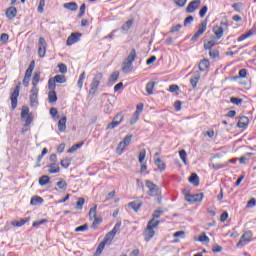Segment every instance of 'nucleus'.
<instances>
[{
    "instance_id": "64",
    "label": "nucleus",
    "mask_w": 256,
    "mask_h": 256,
    "mask_svg": "<svg viewBox=\"0 0 256 256\" xmlns=\"http://www.w3.org/2000/svg\"><path fill=\"white\" fill-rule=\"evenodd\" d=\"M173 237H180V239L185 238V231H178L173 234Z\"/></svg>"
},
{
    "instance_id": "5",
    "label": "nucleus",
    "mask_w": 256,
    "mask_h": 256,
    "mask_svg": "<svg viewBox=\"0 0 256 256\" xmlns=\"http://www.w3.org/2000/svg\"><path fill=\"white\" fill-rule=\"evenodd\" d=\"M145 185L148 189L147 193L150 197H157V195H159V186H157L155 183H153L150 180H147Z\"/></svg>"
},
{
    "instance_id": "4",
    "label": "nucleus",
    "mask_w": 256,
    "mask_h": 256,
    "mask_svg": "<svg viewBox=\"0 0 256 256\" xmlns=\"http://www.w3.org/2000/svg\"><path fill=\"white\" fill-rule=\"evenodd\" d=\"M19 91H21V83H18L13 92L11 93L10 101L12 110L17 109V99L19 97Z\"/></svg>"
},
{
    "instance_id": "39",
    "label": "nucleus",
    "mask_w": 256,
    "mask_h": 256,
    "mask_svg": "<svg viewBox=\"0 0 256 256\" xmlns=\"http://www.w3.org/2000/svg\"><path fill=\"white\" fill-rule=\"evenodd\" d=\"M119 125H121V121L113 120L107 125V129H115V127H119Z\"/></svg>"
},
{
    "instance_id": "27",
    "label": "nucleus",
    "mask_w": 256,
    "mask_h": 256,
    "mask_svg": "<svg viewBox=\"0 0 256 256\" xmlns=\"http://www.w3.org/2000/svg\"><path fill=\"white\" fill-rule=\"evenodd\" d=\"M77 4L75 2H68L64 4V9H69V11H77Z\"/></svg>"
},
{
    "instance_id": "8",
    "label": "nucleus",
    "mask_w": 256,
    "mask_h": 256,
    "mask_svg": "<svg viewBox=\"0 0 256 256\" xmlns=\"http://www.w3.org/2000/svg\"><path fill=\"white\" fill-rule=\"evenodd\" d=\"M38 95H39V88L32 87L30 91V103L32 106H35L37 105V103H39Z\"/></svg>"
},
{
    "instance_id": "46",
    "label": "nucleus",
    "mask_w": 256,
    "mask_h": 256,
    "mask_svg": "<svg viewBox=\"0 0 256 256\" xmlns=\"http://www.w3.org/2000/svg\"><path fill=\"white\" fill-rule=\"evenodd\" d=\"M56 185L59 189H67V181L65 180H60Z\"/></svg>"
},
{
    "instance_id": "62",
    "label": "nucleus",
    "mask_w": 256,
    "mask_h": 256,
    "mask_svg": "<svg viewBox=\"0 0 256 256\" xmlns=\"http://www.w3.org/2000/svg\"><path fill=\"white\" fill-rule=\"evenodd\" d=\"M58 68H59V71L64 74V73H67V65L61 63L58 65Z\"/></svg>"
},
{
    "instance_id": "22",
    "label": "nucleus",
    "mask_w": 256,
    "mask_h": 256,
    "mask_svg": "<svg viewBox=\"0 0 256 256\" xmlns=\"http://www.w3.org/2000/svg\"><path fill=\"white\" fill-rule=\"evenodd\" d=\"M48 101L49 103H57V92L55 90L48 93Z\"/></svg>"
},
{
    "instance_id": "38",
    "label": "nucleus",
    "mask_w": 256,
    "mask_h": 256,
    "mask_svg": "<svg viewBox=\"0 0 256 256\" xmlns=\"http://www.w3.org/2000/svg\"><path fill=\"white\" fill-rule=\"evenodd\" d=\"M128 205L136 212L139 211V209H141V203L130 202Z\"/></svg>"
},
{
    "instance_id": "10",
    "label": "nucleus",
    "mask_w": 256,
    "mask_h": 256,
    "mask_svg": "<svg viewBox=\"0 0 256 256\" xmlns=\"http://www.w3.org/2000/svg\"><path fill=\"white\" fill-rule=\"evenodd\" d=\"M207 31V21H203L200 24V28L197 30V32L192 36V41H197L198 37H201L203 33Z\"/></svg>"
},
{
    "instance_id": "20",
    "label": "nucleus",
    "mask_w": 256,
    "mask_h": 256,
    "mask_svg": "<svg viewBox=\"0 0 256 256\" xmlns=\"http://www.w3.org/2000/svg\"><path fill=\"white\" fill-rule=\"evenodd\" d=\"M33 69H35V61H32L29 65V67L27 68L26 72H25V76L29 79H31V75H33Z\"/></svg>"
},
{
    "instance_id": "1",
    "label": "nucleus",
    "mask_w": 256,
    "mask_h": 256,
    "mask_svg": "<svg viewBox=\"0 0 256 256\" xmlns=\"http://www.w3.org/2000/svg\"><path fill=\"white\" fill-rule=\"evenodd\" d=\"M161 210H156L152 215V219L148 222L147 227L144 229V239L145 241H151L155 237V229H158L161 221Z\"/></svg>"
},
{
    "instance_id": "54",
    "label": "nucleus",
    "mask_w": 256,
    "mask_h": 256,
    "mask_svg": "<svg viewBox=\"0 0 256 256\" xmlns=\"http://www.w3.org/2000/svg\"><path fill=\"white\" fill-rule=\"evenodd\" d=\"M47 221H48L47 219H42V220L34 221L32 226L33 227H39V226L47 223Z\"/></svg>"
},
{
    "instance_id": "3",
    "label": "nucleus",
    "mask_w": 256,
    "mask_h": 256,
    "mask_svg": "<svg viewBox=\"0 0 256 256\" xmlns=\"http://www.w3.org/2000/svg\"><path fill=\"white\" fill-rule=\"evenodd\" d=\"M102 79H103V73H101V72H98L94 76V78L90 84V90H89L90 95H95V93H97V89H99V85H101Z\"/></svg>"
},
{
    "instance_id": "60",
    "label": "nucleus",
    "mask_w": 256,
    "mask_h": 256,
    "mask_svg": "<svg viewBox=\"0 0 256 256\" xmlns=\"http://www.w3.org/2000/svg\"><path fill=\"white\" fill-rule=\"evenodd\" d=\"M174 3L178 7H185V5L187 4V0H174Z\"/></svg>"
},
{
    "instance_id": "12",
    "label": "nucleus",
    "mask_w": 256,
    "mask_h": 256,
    "mask_svg": "<svg viewBox=\"0 0 256 256\" xmlns=\"http://www.w3.org/2000/svg\"><path fill=\"white\" fill-rule=\"evenodd\" d=\"M186 201H188V203H197L199 201H203V193H198L195 195L187 194Z\"/></svg>"
},
{
    "instance_id": "33",
    "label": "nucleus",
    "mask_w": 256,
    "mask_h": 256,
    "mask_svg": "<svg viewBox=\"0 0 256 256\" xmlns=\"http://www.w3.org/2000/svg\"><path fill=\"white\" fill-rule=\"evenodd\" d=\"M96 217H97V205H95L94 207L90 208V210H89V218L91 220H93Z\"/></svg>"
},
{
    "instance_id": "56",
    "label": "nucleus",
    "mask_w": 256,
    "mask_h": 256,
    "mask_svg": "<svg viewBox=\"0 0 256 256\" xmlns=\"http://www.w3.org/2000/svg\"><path fill=\"white\" fill-rule=\"evenodd\" d=\"M121 229V222L115 224L114 228L110 231L112 234L117 235V232Z\"/></svg>"
},
{
    "instance_id": "57",
    "label": "nucleus",
    "mask_w": 256,
    "mask_h": 256,
    "mask_svg": "<svg viewBox=\"0 0 256 256\" xmlns=\"http://www.w3.org/2000/svg\"><path fill=\"white\" fill-rule=\"evenodd\" d=\"M85 9H87V6L85 4H82L80 6V12L78 14L79 19H81V17H83V15H85Z\"/></svg>"
},
{
    "instance_id": "25",
    "label": "nucleus",
    "mask_w": 256,
    "mask_h": 256,
    "mask_svg": "<svg viewBox=\"0 0 256 256\" xmlns=\"http://www.w3.org/2000/svg\"><path fill=\"white\" fill-rule=\"evenodd\" d=\"M27 222H29V218L21 219L20 221H12L11 225H13V227H23Z\"/></svg>"
},
{
    "instance_id": "51",
    "label": "nucleus",
    "mask_w": 256,
    "mask_h": 256,
    "mask_svg": "<svg viewBox=\"0 0 256 256\" xmlns=\"http://www.w3.org/2000/svg\"><path fill=\"white\" fill-rule=\"evenodd\" d=\"M207 11H209V8L207 6H203L200 11H199V15L200 17L203 19V17H205V15H207Z\"/></svg>"
},
{
    "instance_id": "36",
    "label": "nucleus",
    "mask_w": 256,
    "mask_h": 256,
    "mask_svg": "<svg viewBox=\"0 0 256 256\" xmlns=\"http://www.w3.org/2000/svg\"><path fill=\"white\" fill-rule=\"evenodd\" d=\"M50 178L47 175H43L42 177L39 178V185H47L49 183Z\"/></svg>"
},
{
    "instance_id": "9",
    "label": "nucleus",
    "mask_w": 256,
    "mask_h": 256,
    "mask_svg": "<svg viewBox=\"0 0 256 256\" xmlns=\"http://www.w3.org/2000/svg\"><path fill=\"white\" fill-rule=\"evenodd\" d=\"M201 5V0H193L186 7V13H195L199 6Z\"/></svg>"
},
{
    "instance_id": "37",
    "label": "nucleus",
    "mask_w": 256,
    "mask_h": 256,
    "mask_svg": "<svg viewBox=\"0 0 256 256\" xmlns=\"http://www.w3.org/2000/svg\"><path fill=\"white\" fill-rule=\"evenodd\" d=\"M137 121H139V112L135 111L130 120V125H135V123H137Z\"/></svg>"
},
{
    "instance_id": "61",
    "label": "nucleus",
    "mask_w": 256,
    "mask_h": 256,
    "mask_svg": "<svg viewBox=\"0 0 256 256\" xmlns=\"http://www.w3.org/2000/svg\"><path fill=\"white\" fill-rule=\"evenodd\" d=\"M29 114V108H23L21 112V119H25Z\"/></svg>"
},
{
    "instance_id": "32",
    "label": "nucleus",
    "mask_w": 256,
    "mask_h": 256,
    "mask_svg": "<svg viewBox=\"0 0 256 256\" xmlns=\"http://www.w3.org/2000/svg\"><path fill=\"white\" fill-rule=\"evenodd\" d=\"M85 77H86L85 72H82L80 74L78 82H77V85H78L79 89H83V82L85 81Z\"/></svg>"
},
{
    "instance_id": "42",
    "label": "nucleus",
    "mask_w": 256,
    "mask_h": 256,
    "mask_svg": "<svg viewBox=\"0 0 256 256\" xmlns=\"http://www.w3.org/2000/svg\"><path fill=\"white\" fill-rule=\"evenodd\" d=\"M180 159H182L184 165H187V152L185 150H181L179 152Z\"/></svg>"
},
{
    "instance_id": "44",
    "label": "nucleus",
    "mask_w": 256,
    "mask_h": 256,
    "mask_svg": "<svg viewBox=\"0 0 256 256\" xmlns=\"http://www.w3.org/2000/svg\"><path fill=\"white\" fill-rule=\"evenodd\" d=\"M83 205H85V198H79L76 202V209H83Z\"/></svg>"
},
{
    "instance_id": "18",
    "label": "nucleus",
    "mask_w": 256,
    "mask_h": 256,
    "mask_svg": "<svg viewBox=\"0 0 256 256\" xmlns=\"http://www.w3.org/2000/svg\"><path fill=\"white\" fill-rule=\"evenodd\" d=\"M49 169H48V173H59V171H61V168L59 167V164L58 163H51L49 166Z\"/></svg>"
},
{
    "instance_id": "2",
    "label": "nucleus",
    "mask_w": 256,
    "mask_h": 256,
    "mask_svg": "<svg viewBox=\"0 0 256 256\" xmlns=\"http://www.w3.org/2000/svg\"><path fill=\"white\" fill-rule=\"evenodd\" d=\"M137 59V50L133 48L127 58L122 63L123 73H131L133 71V62Z\"/></svg>"
},
{
    "instance_id": "50",
    "label": "nucleus",
    "mask_w": 256,
    "mask_h": 256,
    "mask_svg": "<svg viewBox=\"0 0 256 256\" xmlns=\"http://www.w3.org/2000/svg\"><path fill=\"white\" fill-rule=\"evenodd\" d=\"M198 241H200V243H209V237L203 233L199 236Z\"/></svg>"
},
{
    "instance_id": "41",
    "label": "nucleus",
    "mask_w": 256,
    "mask_h": 256,
    "mask_svg": "<svg viewBox=\"0 0 256 256\" xmlns=\"http://www.w3.org/2000/svg\"><path fill=\"white\" fill-rule=\"evenodd\" d=\"M119 79V72H113L109 77V83H115Z\"/></svg>"
},
{
    "instance_id": "11",
    "label": "nucleus",
    "mask_w": 256,
    "mask_h": 256,
    "mask_svg": "<svg viewBox=\"0 0 256 256\" xmlns=\"http://www.w3.org/2000/svg\"><path fill=\"white\" fill-rule=\"evenodd\" d=\"M79 37H81V33H79V32L72 33V34L68 37V39H67V41H66V45H67L68 47H71V45H75V43H78Z\"/></svg>"
},
{
    "instance_id": "16",
    "label": "nucleus",
    "mask_w": 256,
    "mask_h": 256,
    "mask_svg": "<svg viewBox=\"0 0 256 256\" xmlns=\"http://www.w3.org/2000/svg\"><path fill=\"white\" fill-rule=\"evenodd\" d=\"M6 17L8 19H15L17 17V8L11 6L6 10Z\"/></svg>"
},
{
    "instance_id": "49",
    "label": "nucleus",
    "mask_w": 256,
    "mask_h": 256,
    "mask_svg": "<svg viewBox=\"0 0 256 256\" xmlns=\"http://www.w3.org/2000/svg\"><path fill=\"white\" fill-rule=\"evenodd\" d=\"M87 229H89V225L87 224H84V225H81V226H78L75 228V232L76 233H79L81 231H87Z\"/></svg>"
},
{
    "instance_id": "47",
    "label": "nucleus",
    "mask_w": 256,
    "mask_h": 256,
    "mask_svg": "<svg viewBox=\"0 0 256 256\" xmlns=\"http://www.w3.org/2000/svg\"><path fill=\"white\" fill-rule=\"evenodd\" d=\"M146 155H147V151H145V149L140 151V153H139V163H143V161H145Z\"/></svg>"
},
{
    "instance_id": "30",
    "label": "nucleus",
    "mask_w": 256,
    "mask_h": 256,
    "mask_svg": "<svg viewBox=\"0 0 256 256\" xmlns=\"http://www.w3.org/2000/svg\"><path fill=\"white\" fill-rule=\"evenodd\" d=\"M114 238H115V235L113 234L112 231H110L106 234L102 242H104L107 245L108 243H111V241H113Z\"/></svg>"
},
{
    "instance_id": "63",
    "label": "nucleus",
    "mask_w": 256,
    "mask_h": 256,
    "mask_svg": "<svg viewBox=\"0 0 256 256\" xmlns=\"http://www.w3.org/2000/svg\"><path fill=\"white\" fill-rule=\"evenodd\" d=\"M44 7H45V0H40L39 5H38V12L43 13Z\"/></svg>"
},
{
    "instance_id": "14",
    "label": "nucleus",
    "mask_w": 256,
    "mask_h": 256,
    "mask_svg": "<svg viewBox=\"0 0 256 256\" xmlns=\"http://www.w3.org/2000/svg\"><path fill=\"white\" fill-rule=\"evenodd\" d=\"M248 126H249V118L246 116L240 117L237 123V127H239V129H247Z\"/></svg>"
},
{
    "instance_id": "23",
    "label": "nucleus",
    "mask_w": 256,
    "mask_h": 256,
    "mask_svg": "<svg viewBox=\"0 0 256 256\" xmlns=\"http://www.w3.org/2000/svg\"><path fill=\"white\" fill-rule=\"evenodd\" d=\"M54 80L55 83H67V77H65V75H56L54 76V78H52Z\"/></svg>"
},
{
    "instance_id": "53",
    "label": "nucleus",
    "mask_w": 256,
    "mask_h": 256,
    "mask_svg": "<svg viewBox=\"0 0 256 256\" xmlns=\"http://www.w3.org/2000/svg\"><path fill=\"white\" fill-rule=\"evenodd\" d=\"M101 223H103V218L96 217V218H94V221L92 223V227H97V225H101Z\"/></svg>"
},
{
    "instance_id": "19",
    "label": "nucleus",
    "mask_w": 256,
    "mask_h": 256,
    "mask_svg": "<svg viewBox=\"0 0 256 256\" xmlns=\"http://www.w3.org/2000/svg\"><path fill=\"white\" fill-rule=\"evenodd\" d=\"M133 23H134V20H133V19H130V20L126 21V22L122 25L121 31H122L123 33H127V31H129V29H130L131 27H133Z\"/></svg>"
},
{
    "instance_id": "55",
    "label": "nucleus",
    "mask_w": 256,
    "mask_h": 256,
    "mask_svg": "<svg viewBox=\"0 0 256 256\" xmlns=\"http://www.w3.org/2000/svg\"><path fill=\"white\" fill-rule=\"evenodd\" d=\"M31 123H33V116L30 114L25 117V127H29Z\"/></svg>"
},
{
    "instance_id": "29",
    "label": "nucleus",
    "mask_w": 256,
    "mask_h": 256,
    "mask_svg": "<svg viewBox=\"0 0 256 256\" xmlns=\"http://www.w3.org/2000/svg\"><path fill=\"white\" fill-rule=\"evenodd\" d=\"M40 79H41V73L35 72V74L33 76V79H32L33 87H37V85L39 84Z\"/></svg>"
},
{
    "instance_id": "48",
    "label": "nucleus",
    "mask_w": 256,
    "mask_h": 256,
    "mask_svg": "<svg viewBox=\"0 0 256 256\" xmlns=\"http://www.w3.org/2000/svg\"><path fill=\"white\" fill-rule=\"evenodd\" d=\"M230 101L233 103V105H241V103H243V99L237 97H231Z\"/></svg>"
},
{
    "instance_id": "17",
    "label": "nucleus",
    "mask_w": 256,
    "mask_h": 256,
    "mask_svg": "<svg viewBox=\"0 0 256 256\" xmlns=\"http://www.w3.org/2000/svg\"><path fill=\"white\" fill-rule=\"evenodd\" d=\"M199 79H201V74L199 72H196L190 79V84L195 89L197 87V83H199Z\"/></svg>"
},
{
    "instance_id": "26",
    "label": "nucleus",
    "mask_w": 256,
    "mask_h": 256,
    "mask_svg": "<svg viewBox=\"0 0 256 256\" xmlns=\"http://www.w3.org/2000/svg\"><path fill=\"white\" fill-rule=\"evenodd\" d=\"M189 182L192 183V185H194L195 187L199 186V176L193 173L189 178Z\"/></svg>"
},
{
    "instance_id": "7",
    "label": "nucleus",
    "mask_w": 256,
    "mask_h": 256,
    "mask_svg": "<svg viewBox=\"0 0 256 256\" xmlns=\"http://www.w3.org/2000/svg\"><path fill=\"white\" fill-rule=\"evenodd\" d=\"M38 56L43 58L45 57V53H47V41H45V38L40 37L38 41Z\"/></svg>"
},
{
    "instance_id": "28",
    "label": "nucleus",
    "mask_w": 256,
    "mask_h": 256,
    "mask_svg": "<svg viewBox=\"0 0 256 256\" xmlns=\"http://www.w3.org/2000/svg\"><path fill=\"white\" fill-rule=\"evenodd\" d=\"M43 203V198L40 196H33L30 201V205H39Z\"/></svg>"
},
{
    "instance_id": "21",
    "label": "nucleus",
    "mask_w": 256,
    "mask_h": 256,
    "mask_svg": "<svg viewBox=\"0 0 256 256\" xmlns=\"http://www.w3.org/2000/svg\"><path fill=\"white\" fill-rule=\"evenodd\" d=\"M209 65H210V63H209V60H202V61H200V63H199V71H207L208 69H209Z\"/></svg>"
},
{
    "instance_id": "59",
    "label": "nucleus",
    "mask_w": 256,
    "mask_h": 256,
    "mask_svg": "<svg viewBox=\"0 0 256 256\" xmlns=\"http://www.w3.org/2000/svg\"><path fill=\"white\" fill-rule=\"evenodd\" d=\"M209 55L211 59H217V57H219V52L218 50H210Z\"/></svg>"
},
{
    "instance_id": "43",
    "label": "nucleus",
    "mask_w": 256,
    "mask_h": 256,
    "mask_svg": "<svg viewBox=\"0 0 256 256\" xmlns=\"http://www.w3.org/2000/svg\"><path fill=\"white\" fill-rule=\"evenodd\" d=\"M105 245H107L105 242H101L96 250V255H101L103 253V249H105Z\"/></svg>"
},
{
    "instance_id": "31",
    "label": "nucleus",
    "mask_w": 256,
    "mask_h": 256,
    "mask_svg": "<svg viewBox=\"0 0 256 256\" xmlns=\"http://www.w3.org/2000/svg\"><path fill=\"white\" fill-rule=\"evenodd\" d=\"M60 165L63 167V169H68L69 165H71V158H65L61 160Z\"/></svg>"
},
{
    "instance_id": "24",
    "label": "nucleus",
    "mask_w": 256,
    "mask_h": 256,
    "mask_svg": "<svg viewBox=\"0 0 256 256\" xmlns=\"http://www.w3.org/2000/svg\"><path fill=\"white\" fill-rule=\"evenodd\" d=\"M213 32L216 35L217 39H221L223 37V27L215 26L213 28Z\"/></svg>"
},
{
    "instance_id": "40",
    "label": "nucleus",
    "mask_w": 256,
    "mask_h": 256,
    "mask_svg": "<svg viewBox=\"0 0 256 256\" xmlns=\"http://www.w3.org/2000/svg\"><path fill=\"white\" fill-rule=\"evenodd\" d=\"M154 163L157 165L158 169H161V158H159V152L154 155Z\"/></svg>"
},
{
    "instance_id": "15",
    "label": "nucleus",
    "mask_w": 256,
    "mask_h": 256,
    "mask_svg": "<svg viewBox=\"0 0 256 256\" xmlns=\"http://www.w3.org/2000/svg\"><path fill=\"white\" fill-rule=\"evenodd\" d=\"M66 129H67V117L64 116L58 121V131H60V133H65Z\"/></svg>"
},
{
    "instance_id": "13",
    "label": "nucleus",
    "mask_w": 256,
    "mask_h": 256,
    "mask_svg": "<svg viewBox=\"0 0 256 256\" xmlns=\"http://www.w3.org/2000/svg\"><path fill=\"white\" fill-rule=\"evenodd\" d=\"M159 83V80L157 78H154L151 80V82H148L146 85V93L147 95H153V89H155V85Z\"/></svg>"
},
{
    "instance_id": "34",
    "label": "nucleus",
    "mask_w": 256,
    "mask_h": 256,
    "mask_svg": "<svg viewBox=\"0 0 256 256\" xmlns=\"http://www.w3.org/2000/svg\"><path fill=\"white\" fill-rule=\"evenodd\" d=\"M57 83L55 82V80L53 78H50L48 80V89H50V91H55L57 85Z\"/></svg>"
},
{
    "instance_id": "35",
    "label": "nucleus",
    "mask_w": 256,
    "mask_h": 256,
    "mask_svg": "<svg viewBox=\"0 0 256 256\" xmlns=\"http://www.w3.org/2000/svg\"><path fill=\"white\" fill-rule=\"evenodd\" d=\"M126 147L127 146L122 141L119 142V144H118V146L116 148V153H118V155H121Z\"/></svg>"
},
{
    "instance_id": "6",
    "label": "nucleus",
    "mask_w": 256,
    "mask_h": 256,
    "mask_svg": "<svg viewBox=\"0 0 256 256\" xmlns=\"http://www.w3.org/2000/svg\"><path fill=\"white\" fill-rule=\"evenodd\" d=\"M251 239H253V232L246 231L240 238L237 247H245L246 243L251 242Z\"/></svg>"
},
{
    "instance_id": "52",
    "label": "nucleus",
    "mask_w": 256,
    "mask_h": 256,
    "mask_svg": "<svg viewBox=\"0 0 256 256\" xmlns=\"http://www.w3.org/2000/svg\"><path fill=\"white\" fill-rule=\"evenodd\" d=\"M131 139H133V135H127L124 137V140L122 141L126 147L131 144Z\"/></svg>"
},
{
    "instance_id": "45",
    "label": "nucleus",
    "mask_w": 256,
    "mask_h": 256,
    "mask_svg": "<svg viewBox=\"0 0 256 256\" xmlns=\"http://www.w3.org/2000/svg\"><path fill=\"white\" fill-rule=\"evenodd\" d=\"M83 145V142L73 145L70 149H68V153H75L77 149Z\"/></svg>"
},
{
    "instance_id": "58",
    "label": "nucleus",
    "mask_w": 256,
    "mask_h": 256,
    "mask_svg": "<svg viewBox=\"0 0 256 256\" xmlns=\"http://www.w3.org/2000/svg\"><path fill=\"white\" fill-rule=\"evenodd\" d=\"M215 45V41L213 40H210L208 41L207 43L204 44V49H208V50H211V48Z\"/></svg>"
}]
</instances>
